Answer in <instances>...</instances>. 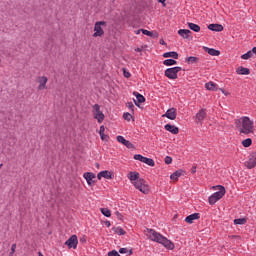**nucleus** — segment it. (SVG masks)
Segmentation results:
<instances>
[{"mask_svg": "<svg viewBox=\"0 0 256 256\" xmlns=\"http://www.w3.org/2000/svg\"><path fill=\"white\" fill-rule=\"evenodd\" d=\"M123 75L124 77H126V79H129V77H131V73L129 71H127V69L123 68Z\"/></svg>", "mask_w": 256, "mask_h": 256, "instance_id": "ea45409f", "label": "nucleus"}, {"mask_svg": "<svg viewBox=\"0 0 256 256\" xmlns=\"http://www.w3.org/2000/svg\"><path fill=\"white\" fill-rule=\"evenodd\" d=\"M0 65H1V59H0Z\"/></svg>", "mask_w": 256, "mask_h": 256, "instance_id": "69168bd1", "label": "nucleus"}, {"mask_svg": "<svg viewBox=\"0 0 256 256\" xmlns=\"http://www.w3.org/2000/svg\"><path fill=\"white\" fill-rule=\"evenodd\" d=\"M134 102H135V104L137 105V101L134 100Z\"/></svg>", "mask_w": 256, "mask_h": 256, "instance_id": "0e129e2a", "label": "nucleus"}, {"mask_svg": "<svg viewBox=\"0 0 256 256\" xmlns=\"http://www.w3.org/2000/svg\"><path fill=\"white\" fill-rule=\"evenodd\" d=\"M96 167H99V163H96Z\"/></svg>", "mask_w": 256, "mask_h": 256, "instance_id": "680f3d73", "label": "nucleus"}, {"mask_svg": "<svg viewBox=\"0 0 256 256\" xmlns=\"http://www.w3.org/2000/svg\"><path fill=\"white\" fill-rule=\"evenodd\" d=\"M108 256H121L117 250H112L108 253Z\"/></svg>", "mask_w": 256, "mask_h": 256, "instance_id": "79ce46f5", "label": "nucleus"}, {"mask_svg": "<svg viewBox=\"0 0 256 256\" xmlns=\"http://www.w3.org/2000/svg\"><path fill=\"white\" fill-rule=\"evenodd\" d=\"M213 189H219L218 192H215L214 194H212L209 199L208 202L210 205H215V203H217V201L223 199V197H225V187L218 185V186H214Z\"/></svg>", "mask_w": 256, "mask_h": 256, "instance_id": "7ed1b4c3", "label": "nucleus"}, {"mask_svg": "<svg viewBox=\"0 0 256 256\" xmlns=\"http://www.w3.org/2000/svg\"><path fill=\"white\" fill-rule=\"evenodd\" d=\"M116 216L118 217V219H123V215L120 212H116Z\"/></svg>", "mask_w": 256, "mask_h": 256, "instance_id": "09e8293b", "label": "nucleus"}, {"mask_svg": "<svg viewBox=\"0 0 256 256\" xmlns=\"http://www.w3.org/2000/svg\"><path fill=\"white\" fill-rule=\"evenodd\" d=\"M188 27L189 29H191V31H194L195 33H199V31H201V26L195 23H188Z\"/></svg>", "mask_w": 256, "mask_h": 256, "instance_id": "393cba45", "label": "nucleus"}, {"mask_svg": "<svg viewBox=\"0 0 256 256\" xmlns=\"http://www.w3.org/2000/svg\"><path fill=\"white\" fill-rule=\"evenodd\" d=\"M185 61L186 63H188V65H193V63H199V58L195 56H190L186 58Z\"/></svg>", "mask_w": 256, "mask_h": 256, "instance_id": "bb28decb", "label": "nucleus"}, {"mask_svg": "<svg viewBox=\"0 0 256 256\" xmlns=\"http://www.w3.org/2000/svg\"><path fill=\"white\" fill-rule=\"evenodd\" d=\"M164 129L166 131H169V133H172V135H178L179 134V128L175 125L166 124L164 126Z\"/></svg>", "mask_w": 256, "mask_h": 256, "instance_id": "dca6fc26", "label": "nucleus"}, {"mask_svg": "<svg viewBox=\"0 0 256 256\" xmlns=\"http://www.w3.org/2000/svg\"><path fill=\"white\" fill-rule=\"evenodd\" d=\"M105 225H106L107 227H111V222H110V221H106V222H105Z\"/></svg>", "mask_w": 256, "mask_h": 256, "instance_id": "3c124183", "label": "nucleus"}, {"mask_svg": "<svg viewBox=\"0 0 256 256\" xmlns=\"http://www.w3.org/2000/svg\"><path fill=\"white\" fill-rule=\"evenodd\" d=\"M113 179V174L107 170L105 171H101L98 173L97 175V179H99V181H101V179Z\"/></svg>", "mask_w": 256, "mask_h": 256, "instance_id": "4468645a", "label": "nucleus"}, {"mask_svg": "<svg viewBox=\"0 0 256 256\" xmlns=\"http://www.w3.org/2000/svg\"><path fill=\"white\" fill-rule=\"evenodd\" d=\"M253 57V52L252 51H248L246 54H243L241 56V59L247 60V59H251Z\"/></svg>", "mask_w": 256, "mask_h": 256, "instance_id": "f704fd0d", "label": "nucleus"}, {"mask_svg": "<svg viewBox=\"0 0 256 256\" xmlns=\"http://www.w3.org/2000/svg\"><path fill=\"white\" fill-rule=\"evenodd\" d=\"M207 118V110L202 108L199 112L195 115V123L198 125H203V121Z\"/></svg>", "mask_w": 256, "mask_h": 256, "instance_id": "6e6552de", "label": "nucleus"}, {"mask_svg": "<svg viewBox=\"0 0 256 256\" xmlns=\"http://www.w3.org/2000/svg\"><path fill=\"white\" fill-rule=\"evenodd\" d=\"M129 255H133V249L129 250Z\"/></svg>", "mask_w": 256, "mask_h": 256, "instance_id": "13d9d810", "label": "nucleus"}, {"mask_svg": "<svg viewBox=\"0 0 256 256\" xmlns=\"http://www.w3.org/2000/svg\"><path fill=\"white\" fill-rule=\"evenodd\" d=\"M204 51L208 53V55H211L212 57H219V55H221V52L219 50H216L213 48L204 47Z\"/></svg>", "mask_w": 256, "mask_h": 256, "instance_id": "f3484780", "label": "nucleus"}, {"mask_svg": "<svg viewBox=\"0 0 256 256\" xmlns=\"http://www.w3.org/2000/svg\"><path fill=\"white\" fill-rule=\"evenodd\" d=\"M191 33L192 32L189 29H180L178 31V35H180V37H183V39H189Z\"/></svg>", "mask_w": 256, "mask_h": 256, "instance_id": "6ab92c4d", "label": "nucleus"}, {"mask_svg": "<svg viewBox=\"0 0 256 256\" xmlns=\"http://www.w3.org/2000/svg\"><path fill=\"white\" fill-rule=\"evenodd\" d=\"M220 90H221V92H222L226 97L229 96V95H231V93L225 91V89H223V88H220Z\"/></svg>", "mask_w": 256, "mask_h": 256, "instance_id": "c03bdc74", "label": "nucleus"}, {"mask_svg": "<svg viewBox=\"0 0 256 256\" xmlns=\"http://www.w3.org/2000/svg\"><path fill=\"white\" fill-rule=\"evenodd\" d=\"M179 71H181V67L177 66V67H173V68H168L165 70V77H167L168 79H177V73H179Z\"/></svg>", "mask_w": 256, "mask_h": 256, "instance_id": "0eeeda50", "label": "nucleus"}, {"mask_svg": "<svg viewBox=\"0 0 256 256\" xmlns=\"http://www.w3.org/2000/svg\"><path fill=\"white\" fill-rule=\"evenodd\" d=\"M143 35H147V37H153V32L145 29H141Z\"/></svg>", "mask_w": 256, "mask_h": 256, "instance_id": "4c0bfd02", "label": "nucleus"}, {"mask_svg": "<svg viewBox=\"0 0 256 256\" xmlns=\"http://www.w3.org/2000/svg\"><path fill=\"white\" fill-rule=\"evenodd\" d=\"M127 107L133 111V107H135V106L133 105L132 102H129V103L127 104Z\"/></svg>", "mask_w": 256, "mask_h": 256, "instance_id": "de8ad7c7", "label": "nucleus"}, {"mask_svg": "<svg viewBox=\"0 0 256 256\" xmlns=\"http://www.w3.org/2000/svg\"><path fill=\"white\" fill-rule=\"evenodd\" d=\"M208 29L210 31H216V32L219 33L221 31H223V25H221V24H209Z\"/></svg>", "mask_w": 256, "mask_h": 256, "instance_id": "4be33fe9", "label": "nucleus"}, {"mask_svg": "<svg viewBox=\"0 0 256 256\" xmlns=\"http://www.w3.org/2000/svg\"><path fill=\"white\" fill-rule=\"evenodd\" d=\"M247 169H254L256 167V152L250 154L249 160L244 163Z\"/></svg>", "mask_w": 256, "mask_h": 256, "instance_id": "9b49d317", "label": "nucleus"}, {"mask_svg": "<svg viewBox=\"0 0 256 256\" xmlns=\"http://www.w3.org/2000/svg\"><path fill=\"white\" fill-rule=\"evenodd\" d=\"M17 249V244H12L11 246V252L9 253V256L15 255V250Z\"/></svg>", "mask_w": 256, "mask_h": 256, "instance_id": "58836bf2", "label": "nucleus"}, {"mask_svg": "<svg viewBox=\"0 0 256 256\" xmlns=\"http://www.w3.org/2000/svg\"><path fill=\"white\" fill-rule=\"evenodd\" d=\"M142 163H146V165H149V167H155V161L151 158L144 157Z\"/></svg>", "mask_w": 256, "mask_h": 256, "instance_id": "cd10ccee", "label": "nucleus"}, {"mask_svg": "<svg viewBox=\"0 0 256 256\" xmlns=\"http://www.w3.org/2000/svg\"><path fill=\"white\" fill-rule=\"evenodd\" d=\"M128 179L131 181L132 184H134L136 181L140 180L139 178V172H130L128 174Z\"/></svg>", "mask_w": 256, "mask_h": 256, "instance_id": "412c9836", "label": "nucleus"}, {"mask_svg": "<svg viewBox=\"0 0 256 256\" xmlns=\"http://www.w3.org/2000/svg\"><path fill=\"white\" fill-rule=\"evenodd\" d=\"M235 125L238 128L240 135H251V133H255V124L253 120L247 116H242L235 120Z\"/></svg>", "mask_w": 256, "mask_h": 256, "instance_id": "f257e3e1", "label": "nucleus"}, {"mask_svg": "<svg viewBox=\"0 0 256 256\" xmlns=\"http://www.w3.org/2000/svg\"><path fill=\"white\" fill-rule=\"evenodd\" d=\"M133 95H135L138 103H145V97L139 94V92H134Z\"/></svg>", "mask_w": 256, "mask_h": 256, "instance_id": "c85d7f7f", "label": "nucleus"}, {"mask_svg": "<svg viewBox=\"0 0 256 256\" xmlns=\"http://www.w3.org/2000/svg\"><path fill=\"white\" fill-rule=\"evenodd\" d=\"M162 117H167V119H170L171 121H175L177 119V109L175 108L168 109L166 113L162 115Z\"/></svg>", "mask_w": 256, "mask_h": 256, "instance_id": "f8f14e48", "label": "nucleus"}, {"mask_svg": "<svg viewBox=\"0 0 256 256\" xmlns=\"http://www.w3.org/2000/svg\"><path fill=\"white\" fill-rule=\"evenodd\" d=\"M36 81L37 83H39L37 87L38 91H43L47 89V82L49 81V78H47L46 76H38Z\"/></svg>", "mask_w": 256, "mask_h": 256, "instance_id": "1a4fd4ad", "label": "nucleus"}, {"mask_svg": "<svg viewBox=\"0 0 256 256\" xmlns=\"http://www.w3.org/2000/svg\"><path fill=\"white\" fill-rule=\"evenodd\" d=\"M160 45H167V44L165 43V40L161 39L160 40Z\"/></svg>", "mask_w": 256, "mask_h": 256, "instance_id": "603ef678", "label": "nucleus"}, {"mask_svg": "<svg viewBox=\"0 0 256 256\" xmlns=\"http://www.w3.org/2000/svg\"><path fill=\"white\" fill-rule=\"evenodd\" d=\"M117 141H118V143H122V145L127 147V149H135V145H133V143H131V141L126 140L125 137H123V136H117Z\"/></svg>", "mask_w": 256, "mask_h": 256, "instance_id": "ddd939ff", "label": "nucleus"}, {"mask_svg": "<svg viewBox=\"0 0 256 256\" xmlns=\"http://www.w3.org/2000/svg\"><path fill=\"white\" fill-rule=\"evenodd\" d=\"M243 147H251L253 145V140L251 138H247L242 141Z\"/></svg>", "mask_w": 256, "mask_h": 256, "instance_id": "c756f323", "label": "nucleus"}, {"mask_svg": "<svg viewBox=\"0 0 256 256\" xmlns=\"http://www.w3.org/2000/svg\"><path fill=\"white\" fill-rule=\"evenodd\" d=\"M101 213L104 217H111V210L107 208H101Z\"/></svg>", "mask_w": 256, "mask_h": 256, "instance_id": "72a5a7b5", "label": "nucleus"}, {"mask_svg": "<svg viewBox=\"0 0 256 256\" xmlns=\"http://www.w3.org/2000/svg\"><path fill=\"white\" fill-rule=\"evenodd\" d=\"M181 175H185V171L183 170H177L176 172H174L171 176L170 179L172 181H179V177H181Z\"/></svg>", "mask_w": 256, "mask_h": 256, "instance_id": "aec40b11", "label": "nucleus"}, {"mask_svg": "<svg viewBox=\"0 0 256 256\" xmlns=\"http://www.w3.org/2000/svg\"><path fill=\"white\" fill-rule=\"evenodd\" d=\"M114 231V233H116V235H125V231L123 228H120V227H114L112 229Z\"/></svg>", "mask_w": 256, "mask_h": 256, "instance_id": "473e14b6", "label": "nucleus"}, {"mask_svg": "<svg viewBox=\"0 0 256 256\" xmlns=\"http://www.w3.org/2000/svg\"><path fill=\"white\" fill-rule=\"evenodd\" d=\"M100 137H101L102 141H107V139H109V136L105 135V133L100 134Z\"/></svg>", "mask_w": 256, "mask_h": 256, "instance_id": "37998d69", "label": "nucleus"}, {"mask_svg": "<svg viewBox=\"0 0 256 256\" xmlns=\"http://www.w3.org/2000/svg\"><path fill=\"white\" fill-rule=\"evenodd\" d=\"M132 185H134L135 189H139L144 195H149V192L151 191V187H149V184H147V181L143 178L136 180Z\"/></svg>", "mask_w": 256, "mask_h": 256, "instance_id": "20e7f679", "label": "nucleus"}, {"mask_svg": "<svg viewBox=\"0 0 256 256\" xmlns=\"http://www.w3.org/2000/svg\"><path fill=\"white\" fill-rule=\"evenodd\" d=\"M251 52L256 53V47H253Z\"/></svg>", "mask_w": 256, "mask_h": 256, "instance_id": "4d7b16f0", "label": "nucleus"}, {"mask_svg": "<svg viewBox=\"0 0 256 256\" xmlns=\"http://www.w3.org/2000/svg\"><path fill=\"white\" fill-rule=\"evenodd\" d=\"M103 133H105V126H101V127H100L99 134H100V135H103Z\"/></svg>", "mask_w": 256, "mask_h": 256, "instance_id": "49530a36", "label": "nucleus"}, {"mask_svg": "<svg viewBox=\"0 0 256 256\" xmlns=\"http://www.w3.org/2000/svg\"><path fill=\"white\" fill-rule=\"evenodd\" d=\"M78 243H79V240L77 239V235H72V236L65 242V245H67L68 249H77Z\"/></svg>", "mask_w": 256, "mask_h": 256, "instance_id": "9d476101", "label": "nucleus"}, {"mask_svg": "<svg viewBox=\"0 0 256 256\" xmlns=\"http://www.w3.org/2000/svg\"><path fill=\"white\" fill-rule=\"evenodd\" d=\"M134 159H135L136 161H141V163H143V161H144V159H145V156L140 155V154H136V155H134Z\"/></svg>", "mask_w": 256, "mask_h": 256, "instance_id": "c9c22d12", "label": "nucleus"}, {"mask_svg": "<svg viewBox=\"0 0 256 256\" xmlns=\"http://www.w3.org/2000/svg\"><path fill=\"white\" fill-rule=\"evenodd\" d=\"M192 173H197V167L192 168Z\"/></svg>", "mask_w": 256, "mask_h": 256, "instance_id": "5fc2aeb1", "label": "nucleus"}, {"mask_svg": "<svg viewBox=\"0 0 256 256\" xmlns=\"http://www.w3.org/2000/svg\"><path fill=\"white\" fill-rule=\"evenodd\" d=\"M201 217V215L199 213H194L192 215H189L186 217L185 221L186 223H193V221L199 219Z\"/></svg>", "mask_w": 256, "mask_h": 256, "instance_id": "5701e85b", "label": "nucleus"}, {"mask_svg": "<svg viewBox=\"0 0 256 256\" xmlns=\"http://www.w3.org/2000/svg\"><path fill=\"white\" fill-rule=\"evenodd\" d=\"M135 51H137L138 53H141L143 51V49L141 48H136Z\"/></svg>", "mask_w": 256, "mask_h": 256, "instance_id": "864d4df0", "label": "nucleus"}, {"mask_svg": "<svg viewBox=\"0 0 256 256\" xmlns=\"http://www.w3.org/2000/svg\"><path fill=\"white\" fill-rule=\"evenodd\" d=\"M236 73L237 75H251V70H249V68L240 66L236 69Z\"/></svg>", "mask_w": 256, "mask_h": 256, "instance_id": "a211bd4d", "label": "nucleus"}, {"mask_svg": "<svg viewBox=\"0 0 256 256\" xmlns=\"http://www.w3.org/2000/svg\"><path fill=\"white\" fill-rule=\"evenodd\" d=\"M103 27H107V22L105 21H98L94 25V34L93 37H103L105 35V31Z\"/></svg>", "mask_w": 256, "mask_h": 256, "instance_id": "39448f33", "label": "nucleus"}, {"mask_svg": "<svg viewBox=\"0 0 256 256\" xmlns=\"http://www.w3.org/2000/svg\"><path fill=\"white\" fill-rule=\"evenodd\" d=\"M165 59L171 57L172 59H179V54L177 52H166L163 54Z\"/></svg>", "mask_w": 256, "mask_h": 256, "instance_id": "b1692460", "label": "nucleus"}, {"mask_svg": "<svg viewBox=\"0 0 256 256\" xmlns=\"http://www.w3.org/2000/svg\"><path fill=\"white\" fill-rule=\"evenodd\" d=\"M165 163L166 165H171V163H173V158H171L170 156H166Z\"/></svg>", "mask_w": 256, "mask_h": 256, "instance_id": "a19ab883", "label": "nucleus"}, {"mask_svg": "<svg viewBox=\"0 0 256 256\" xmlns=\"http://www.w3.org/2000/svg\"><path fill=\"white\" fill-rule=\"evenodd\" d=\"M228 237H229V239H241V236H239V235H231Z\"/></svg>", "mask_w": 256, "mask_h": 256, "instance_id": "a18cd8bd", "label": "nucleus"}, {"mask_svg": "<svg viewBox=\"0 0 256 256\" xmlns=\"http://www.w3.org/2000/svg\"><path fill=\"white\" fill-rule=\"evenodd\" d=\"M165 1H167V0H159V2L162 4H165Z\"/></svg>", "mask_w": 256, "mask_h": 256, "instance_id": "bf43d9fd", "label": "nucleus"}, {"mask_svg": "<svg viewBox=\"0 0 256 256\" xmlns=\"http://www.w3.org/2000/svg\"><path fill=\"white\" fill-rule=\"evenodd\" d=\"M1 167H3V164H0V169H1Z\"/></svg>", "mask_w": 256, "mask_h": 256, "instance_id": "e2e57ef3", "label": "nucleus"}, {"mask_svg": "<svg viewBox=\"0 0 256 256\" xmlns=\"http://www.w3.org/2000/svg\"><path fill=\"white\" fill-rule=\"evenodd\" d=\"M247 223V219L245 218H238L234 220V225H245Z\"/></svg>", "mask_w": 256, "mask_h": 256, "instance_id": "2f4dec72", "label": "nucleus"}, {"mask_svg": "<svg viewBox=\"0 0 256 256\" xmlns=\"http://www.w3.org/2000/svg\"><path fill=\"white\" fill-rule=\"evenodd\" d=\"M86 241H87V240H86L85 238H81V239H80V243H86Z\"/></svg>", "mask_w": 256, "mask_h": 256, "instance_id": "6e6d98bb", "label": "nucleus"}, {"mask_svg": "<svg viewBox=\"0 0 256 256\" xmlns=\"http://www.w3.org/2000/svg\"><path fill=\"white\" fill-rule=\"evenodd\" d=\"M145 233H146L148 239H150V241H155L156 243H160L161 245L166 247V249H170V250L175 249V244H173V242H171V240L165 238L163 235H161L154 229L147 228L145 230Z\"/></svg>", "mask_w": 256, "mask_h": 256, "instance_id": "f03ea898", "label": "nucleus"}, {"mask_svg": "<svg viewBox=\"0 0 256 256\" xmlns=\"http://www.w3.org/2000/svg\"><path fill=\"white\" fill-rule=\"evenodd\" d=\"M95 174L93 172H86L84 173V179H86L88 185H95Z\"/></svg>", "mask_w": 256, "mask_h": 256, "instance_id": "2eb2a0df", "label": "nucleus"}, {"mask_svg": "<svg viewBox=\"0 0 256 256\" xmlns=\"http://www.w3.org/2000/svg\"><path fill=\"white\" fill-rule=\"evenodd\" d=\"M163 64L166 65V67H171V65H177V61L173 59H167L163 62Z\"/></svg>", "mask_w": 256, "mask_h": 256, "instance_id": "7c9ffc66", "label": "nucleus"}, {"mask_svg": "<svg viewBox=\"0 0 256 256\" xmlns=\"http://www.w3.org/2000/svg\"><path fill=\"white\" fill-rule=\"evenodd\" d=\"M119 253H127V248H120Z\"/></svg>", "mask_w": 256, "mask_h": 256, "instance_id": "8fccbe9b", "label": "nucleus"}, {"mask_svg": "<svg viewBox=\"0 0 256 256\" xmlns=\"http://www.w3.org/2000/svg\"><path fill=\"white\" fill-rule=\"evenodd\" d=\"M205 88L208 91H217V84H215L214 82H208L205 84Z\"/></svg>", "mask_w": 256, "mask_h": 256, "instance_id": "a878e982", "label": "nucleus"}, {"mask_svg": "<svg viewBox=\"0 0 256 256\" xmlns=\"http://www.w3.org/2000/svg\"><path fill=\"white\" fill-rule=\"evenodd\" d=\"M39 256H44L43 254H41V252H39Z\"/></svg>", "mask_w": 256, "mask_h": 256, "instance_id": "052dcab7", "label": "nucleus"}, {"mask_svg": "<svg viewBox=\"0 0 256 256\" xmlns=\"http://www.w3.org/2000/svg\"><path fill=\"white\" fill-rule=\"evenodd\" d=\"M93 115L94 119H96L98 123L105 121V114L101 111V106L99 104H95L93 106Z\"/></svg>", "mask_w": 256, "mask_h": 256, "instance_id": "423d86ee", "label": "nucleus"}, {"mask_svg": "<svg viewBox=\"0 0 256 256\" xmlns=\"http://www.w3.org/2000/svg\"><path fill=\"white\" fill-rule=\"evenodd\" d=\"M132 117L133 116L129 112L123 114V119H125V121H131Z\"/></svg>", "mask_w": 256, "mask_h": 256, "instance_id": "e433bc0d", "label": "nucleus"}]
</instances>
